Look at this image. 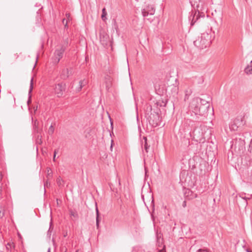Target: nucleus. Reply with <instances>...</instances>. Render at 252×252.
<instances>
[{
    "label": "nucleus",
    "mask_w": 252,
    "mask_h": 252,
    "mask_svg": "<svg viewBox=\"0 0 252 252\" xmlns=\"http://www.w3.org/2000/svg\"><path fill=\"white\" fill-rule=\"evenodd\" d=\"M33 89V78H32L30 81V88L29 91V97L27 101V104L29 105L30 103H31V95H30V94L32 93V90Z\"/></svg>",
    "instance_id": "14"
},
{
    "label": "nucleus",
    "mask_w": 252,
    "mask_h": 252,
    "mask_svg": "<svg viewBox=\"0 0 252 252\" xmlns=\"http://www.w3.org/2000/svg\"><path fill=\"white\" fill-rule=\"evenodd\" d=\"M106 81H105V86H106V89L107 90H109V89L112 86V79L111 77L109 76H107L106 77Z\"/></svg>",
    "instance_id": "13"
},
{
    "label": "nucleus",
    "mask_w": 252,
    "mask_h": 252,
    "mask_svg": "<svg viewBox=\"0 0 252 252\" xmlns=\"http://www.w3.org/2000/svg\"><path fill=\"white\" fill-rule=\"evenodd\" d=\"M100 41L102 45L105 47L108 45L109 41V38L108 35H100Z\"/></svg>",
    "instance_id": "10"
},
{
    "label": "nucleus",
    "mask_w": 252,
    "mask_h": 252,
    "mask_svg": "<svg viewBox=\"0 0 252 252\" xmlns=\"http://www.w3.org/2000/svg\"><path fill=\"white\" fill-rule=\"evenodd\" d=\"M249 151L251 153H252V139L251 140L250 145H249Z\"/></svg>",
    "instance_id": "29"
},
{
    "label": "nucleus",
    "mask_w": 252,
    "mask_h": 252,
    "mask_svg": "<svg viewBox=\"0 0 252 252\" xmlns=\"http://www.w3.org/2000/svg\"><path fill=\"white\" fill-rule=\"evenodd\" d=\"M68 44H69V39L68 37H66V38L63 39V40L61 45V46L59 48L65 51V50L66 49V48L68 46Z\"/></svg>",
    "instance_id": "11"
},
{
    "label": "nucleus",
    "mask_w": 252,
    "mask_h": 252,
    "mask_svg": "<svg viewBox=\"0 0 252 252\" xmlns=\"http://www.w3.org/2000/svg\"><path fill=\"white\" fill-rule=\"evenodd\" d=\"M4 210L2 207H0V218H2L4 215Z\"/></svg>",
    "instance_id": "28"
},
{
    "label": "nucleus",
    "mask_w": 252,
    "mask_h": 252,
    "mask_svg": "<svg viewBox=\"0 0 252 252\" xmlns=\"http://www.w3.org/2000/svg\"><path fill=\"white\" fill-rule=\"evenodd\" d=\"M152 110V106L150 104H147L146 105V114L147 115H149L150 113H151V111Z\"/></svg>",
    "instance_id": "22"
},
{
    "label": "nucleus",
    "mask_w": 252,
    "mask_h": 252,
    "mask_svg": "<svg viewBox=\"0 0 252 252\" xmlns=\"http://www.w3.org/2000/svg\"><path fill=\"white\" fill-rule=\"evenodd\" d=\"M63 180L61 178V177H59L57 179V183L59 187H62L63 186Z\"/></svg>",
    "instance_id": "20"
},
{
    "label": "nucleus",
    "mask_w": 252,
    "mask_h": 252,
    "mask_svg": "<svg viewBox=\"0 0 252 252\" xmlns=\"http://www.w3.org/2000/svg\"><path fill=\"white\" fill-rule=\"evenodd\" d=\"M54 132V128L52 125H51L48 129V133L50 135H52Z\"/></svg>",
    "instance_id": "27"
},
{
    "label": "nucleus",
    "mask_w": 252,
    "mask_h": 252,
    "mask_svg": "<svg viewBox=\"0 0 252 252\" xmlns=\"http://www.w3.org/2000/svg\"><path fill=\"white\" fill-rule=\"evenodd\" d=\"M15 247L13 243H8L6 246V249L7 250L11 249L12 248H14Z\"/></svg>",
    "instance_id": "25"
},
{
    "label": "nucleus",
    "mask_w": 252,
    "mask_h": 252,
    "mask_svg": "<svg viewBox=\"0 0 252 252\" xmlns=\"http://www.w3.org/2000/svg\"><path fill=\"white\" fill-rule=\"evenodd\" d=\"M246 251H247V252H252V251H251V250L248 249H247L246 250Z\"/></svg>",
    "instance_id": "41"
},
{
    "label": "nucleus",
    "mask_w": 252,
    "mask_h": 252,
    "mask_svg": "<svg viewBox=\"0 0 252 252\" xmlns=\"http://www.w3.org/2000/svg\"><path fill=\"white\" fill-rule=\"evenodd\" d=\"M70 15L69 13L65 14V17H66V18L67 19V20H66V21L65 24L64 25L65 28H67V22H68V21H69L71 20L70 19Z\"/></svg>",
    "instance_id": "23"
},
{
    "label": "nucleus",
    "mask_w": 252,
    "mask_h": 252,
    "mask_svg": "<svg viewBox=\"0 0 252 252\" xmlns=\"http://www.w3.org/2000/svg\"><path fill=\"white\" fill-rule=\"evenodd\" d=\"M194 45L199 49L208 47L211 43V35L208 32H204L197 39L194 41Z\"/></svg>",
    "instance_id": "2"
},
{
    "label": "nucleus",
    "mask_w": 252,
    "mask_h": 252,
    "mask_svg": "<svg viewBox=\"0 0 252 252\" xmlns=\"http://www.w3.org/2000/svg\"><path fill=\"white\" fill-rule=\"evenodd\" d=\"M143 139L144 140V149L147 153L148 152V149L150 147V146L148 145L147 143V139L146 137H143Z\"/></svg>",
    "instance_id": "19"
},
{
    "label": "nucleus",
    "mask_w": 252,
    "mask_h": 252,
    "mask_svg": "<svg viewBox=\"0 0 252 252\" xmlns=\"http://www.w3.org/2000/svg\"><path fill=\"white\" fill-rule=\"evenodd\" d=\"M66 251H67V249H66V248H65L64 252H66Z\"/></svg>",
    "instance_id": "43"
},
{
    "label": "nucleus",
    "mask_w": 252,
    "mask_h": 252,
    "mask_svg": "<svg viewBox=\"0 0 252 252\" xmlns=\"http://www.w3.org/2000/svg\"><path fill=\"white\" fill-rule=\"evenodd\" d=\"M148 120L150 124L153 126H157L159 125V121L158 114H153L152 116H150Z\"/></svg>",
    "instance_id": "9"
},
{
    "label": "nucleus",
    "mask_w": 252,
    "mask_h": 252,
    "mask_svg": "<svg viewBox=\"0 0 252 252\" xmlns=\"http://www.w3.org/2000/svg\"><path fill=\"white\" fill-rule=\"evenodd\" d=\"M189 108L199 120H203L208 115L210 104L208 101L199 97L193 98L189 104Z\"/></svg>",
    "instance_id": "1"
},
{
    "label": "nucleus",
    "mask_w": 252,
    "mask_h": 252,
    "mask_svg": "<svg viewBox=\"0 0 252 252\" xmlns=\"http://www.w3.org/2000/svg\"><path fill=\"white\" fill-rule=\"evenodd\" d=\"M240 197L245 200V206H247L248 205L247 200L248 199H250L251 198V197H246V196H244V195L243 194L240 195Z\"/></svg>",
    "instance_id": "26"
},
{
    "label": "nucleus",
    "mask_w": 252,
    "mask_h": 252,
    "mask_svg": "<svg viewBox=\"0 0 252 252\" xmlns=\"http://www.w3.org/2000/svg\"><path fill=\"white\" fill-rule=\"evenodd\" d=\"M96 217L99 218V212L98 210L97 209V207H96Z\"/></svg>",
    "instance_id": "35"
},
{
    "label": "nucleus",
    "mask_w": 252,
    "mask_h": 252,
    "mask_svg": "<svg viewBox=\"0 0 252 252\" xmlns=\"http://www.w3.org/2000/svg\"><path fill=\"white\" fill-rule=\"evenodd\" d=\"M204 14H200L199 11H195L193 14L192 13L189 17V20H191V26L194 25L200 17L204 18Z\"/></svg>",
    "instance_id": "6"
},
{
    "label": "nucleus",
    "mask_w": 252,
    "mask_h": 252,
    "mask_svg": "<svg viewBox=\"0 0 252 252\" xmlns=\"http://www.w3.org/2000/svg\"><path fill=\"white\" fill-rule=\"evenodd\" d=\"M64 51V50L60 48L55 50L54 54V63H55L57 64L60 62V60L63 57Z\"/></svg>",
    "instance_id": "5"
},
{
    "label": "nucleus",
    "mask_w": 252,
    "mask_h": 252,
    "mask_svg": "<svg viewBox=\"0 0 252 252\" xmlns=\"http://www.w3.org/2000/svg\"><path fill=\"white\" fill-rule=\"evenodd\" d=\"M99 218L98 217H96V226H97V228L99 227Z\"/></svg>",
    "instance_id": "31"
},
{
    "label": "nucleus",
    "mask_w": 252,
    "mask_h": 252,
    "mask_svg": "<svg viewBox=\"0 0 252 252\" xmlns=\"http://www.w3.org/2000/svg\"><path fill=\"white\" fill-rule=\"evenodd\" d=\"M118 184H119V186L120 187H121V181H120V178H119V179H118Z\"/></svg>",
    "instance_id": "38"
},
{
    "label": "nucleus",
    "mask_w": 252,
    "mask_h": 252,
    "mask_svg": "<svg viewBox=\"0 0 252 252\" xmlns=\"http://www.w3.org/2000/svg\"><path fill=\"white\" fill-rule=\"evenodd\" d=\"M50 171H51V169H50V168H49V169H48L47 170L48 176H49V175H50V173H50Z\"/></svg>",
    "instance_id": "39"
},
{
    "label": "nucleus",
    "mask_w": 252,
    "mask_h": 252,
    "mask_svg": "<svg viewBox=\"0 0 252 252\" xmlns=\"http://www.w3.org/2000/svg\"><path fill=\"white\" fill-rule=\"evenodd\" d=\"M47 252H51V248H49L48 249Z\"/></svg>",
    "instance_id": "42"
},
{
    "label": "nucleus",
    "mask_w": 252,
    "mask_h": 252,
    "mask_svg": "<svg viewBox=\"0 0 252 252\" xmlns=\"http://www.w3.org/2000/svg\"><path fill=\"white\" fill-rule=\"evenodd\" d=\"M247 180L248 182L252 184V170L250 172H248Z\"/></svg>",
    "instance_id": "24"
},
{
    "label": "nucleus",
    "mask_w": 252,
    "mask_h": 252,
    "mask_svg": "<svg viewBox=\"0 0 252 252\" xmlns=\"http://www.w3.org/2000/svg\"><path fill=\"white\" fill-rule=\"evenodd\" d=\"M187 93H188V91H186L185 96V100H186L187 99L189 98V95H188Z\"/></svg>",
    "instance_id": "34"
},
{
    "label": "nucleus",
    "mask_w": 252,
    "mask_h": 252,
    "mask_svg": "<svg viewBox=\"0 0 252 252\" xmlns=\"http://www.w3.org/2000/svg\"><path fill=\"white\" fill-rule=\"evenodd\" d=\"M2 192V184H1L0 185V198H1Z\"/></svg>",
    "instance_id": "30"
},
{
    "label": "nucleus",
    "mask_w": 252,
    "mask_h": 252,
    "mask_svg": "<svg viewBox=\"0 0 252 252\" xmlns=\"http://www.w3.org/2000/svg\"><path fill=\"white\" fill-rule=\"evenodd\" d=\"M66 19H65V18H64V19H63V24H64V25H65V21L66 22Z\"/></svg>",
    "instance_id": "40"
},
{
    "label": "nucleus",
    "mask_w": 252,
    "mask_h": 252,
    "mask_svg": "<svg viewBox=\"0 0 252 252\" xmlns=\"http://www.w3.org/2000/svg\"><path fill=\"white\" fill-rule=\"evenodd\" d=\"M2 177H3L2 174L1 173H0V185L1 184V182L2 179Z\"/></svg>",
    "instance_id": "36"
},
{
    "label": "nucleus",
    "mask_w": 252,
    "mask_h": 252,
    "mask_svg": "<svg viewBox=\"0 0 252 252\" xmlns=\"http://www.w3.org/2000/svg\"><path fill=\"white\" fill-rule=\"evenodd\" d=\"M112 148V144H111V149Z\"/></svg>",
    "instance_id": "44"
},
{
    "label": "nucleus",
    "mask_w": 252,
    "mask_h": 252,
    "mask_svg": "<svg viewBox=\"0 0 252 252\" xmlns=\"http://www.w3.org/2000/svg\"><path fill=\"white\" fill-rule=\"evenodd\" d=\"M238 120H235L230 126V128L233 130H237L238 128V126H237V122H238Z\"/></svg>",
    "instance_id": "16"
},
{
    "label": "nucleus",
    "mask_w": 252,
    "mask_h": 252,
    "mask_svg": "<svg viewBox=\"0 0 252 252\" xmlns=\"http://www.w3.org/2000/svg\"><path fill=\"white\" fill-rule=\"evenodd\" d=\"M70 73H69V70L68 68L64 69L62 72V77L63 79H66L68 77Z\"/></svg>",
    "instance_id": "17"
},
{
    "label": "nucleus",
    "mask_w": 252,
    "mask_h": 252,
    "mask_svg": "<svg viewBox=\"0 0 252 252\" xmlns=\"http://www.w3.org/2000/svg\"><path fill=\"white\" fill-rule=\"evenodd\" d=\"M88 83V81L86 79L81 80L79 82V86L76 89V90L77 92H80L83 87L86 86Z\"/></svg>",
    "instance_id": "12"
},
{
    "label": "nucleus",
    "mask_w": 252,
    "mask_h": 252,
    "mask_svg": "<svg viewBox=\"0 0 252 252\" xmlns=\"http://www.w3.org/2000/svg\"><path fill=\"white\" fill-rule=\"evenodd\" d=\"M155 12V9L154 7L152 5H148L142 10V13L143 16L146 17L149 15H153Z\"/></svg>",
    "instance_id": "8"
},
{
    "label": "nucleus",
    "mask_w": 252,
    "mask_h": 252,
    "mask_svg": "<svg viewBox=\"0 0 252 252\" xmlns=\"http://www.w3.org/2000/svg\"><path fill=\"white\" fill-rule=\"evenodd\" d=\"M245 72L247 74H252V60L250 63V64L245 68Z\"/></svg>",
    "instance_id": "15"
},
{
    "label": "nucleus",
    "mask_w": 252,
    "mask_h": 252,
    "mask_svg": "<svg viewBox=\"0 0 252 252\" xmlns=\"http://www.w3.org/2000/svg\"><path fill=\"white\" fill-rule=\"evenodd\" d=\"M182 206H183L184 208H185V207L187 206V202H186V201H184L183 202Z\"/></svg>",
    "instance_id": "33"
},
{
    "label": "nucleus",
    "mask_w": 252,
    "mask_h": 252,
    "mask_svg": "<svg viewBox=\"0 0 252 252\" xmlns=\"http://www.w3.org/2000/svg\"><path fill=\"white\" fill-rule=\"evenodd\" d=\"M107 13L106 10L105 8H103L102 10V15H101V18L103 21H105L106 19V15Z\"/></svg>",
    "instance_id": "21"
},
{
    "label": "nucleus",
    "mask_w": 252,
    "mask_h": 252,
    "mask_svg": "<svg viewBox=\"0 0 252 252\" xmlns=\"http://www.w3.org/2000/svg\"><path fill=\"white\" fill-rule=\"evenodd\" d=\"M69 214L71 217H73L75 219L78 218V214L77 212L75 210H72L71 209L69 210Z\"/></svg>",
    "instance_id": "18"
},
{
    "label": "nucleus",
    "mask_w": 252,
    "mask_h": 252,
    "mask_svg": "<svg viewBox=\"0 0 252 252\" xmlns=\"http://www.w3.org/2000/svg\"><path fill=\"white\" fill-rule=\"evenodd\" d=\"M38 106H36L33 107L34 112L35 113L36 111L37 110Z\"/></svg>",
    "instance_id": "37"
},
{
    "label": "nucleus",
    "mask_w": 252,
    "mask_h": 252,
    "mask_svg": "<svg viewBox=\"0 0 252 252\" xmlns=\"http://www.w3.org/2000/svg\"><path fill=\"white\" fill-rule=\"evenodd\" d=\"M57 152H58V150H55L54 151V157H53V160L54 161H55L56 156V154H57Z\"/></svg>",
    "instance_id": "32"
},
{
    "label": "nucleus",
    "mask_w": 252,
    "mask_h": 252,
    "mask_svg": "<svg viewBox=\"0 0 252 252\" xmlns=\"http://www.w3.org/2000/svg\"><path fill=\"white\" fill-rule=\"evenodd\" d=\"M191 5L196 7L197 11L203 9L204 2L203 0H190Z\"/></svg>",
    "instance_id": "7"
},
{
    "label": "nucleus",
    "mask_w": 252,
    "mask_h": 252,
    "mask_svg": "<svg viewBox=\"0 0 252 252\" xmlns=\"http://www.w3.org/2000/svg\"><path fill=\"white\" fill-rule=\"evenodd\" d=\"M32 120L33 123V132L35 133L37 138V142H38L39 141L41 142V136L39 134L41 130L38 127L39 122L37 120L33 121L32 117Z\"/></svg>",
    "instance_id": "4"
},
{
    "label": "nucleus",
    "mask_w": 252,
    "mask_h": 252,
    "mask_svg": "<svg viewBox=\"0 0 252 252\" xmlns=\"http://www.w3.org/2000/svg\"><path fill=\"white\" fill-rule=\"evenodd\" d=\"M75 252H78V250H77Z\"/></svg>",
    "instance_id": "45"
},
{
    "label": "nucleus",
    "mask_w": 252,
    "mask_h": 252,
    "mask_svg": "<svg viewBox=\"0 0 252 252\" xmlns=\"http://www.w3.org/2000/svg\"><path fill=\"white\" fill-rule=\"evenodd\" d=\"M66 85L65 83H61L55 85L54 88L55 93L58 97H61L63 92L65 91Z\"/></svg>",
    "instance_id": "3"
}]
</instances>
